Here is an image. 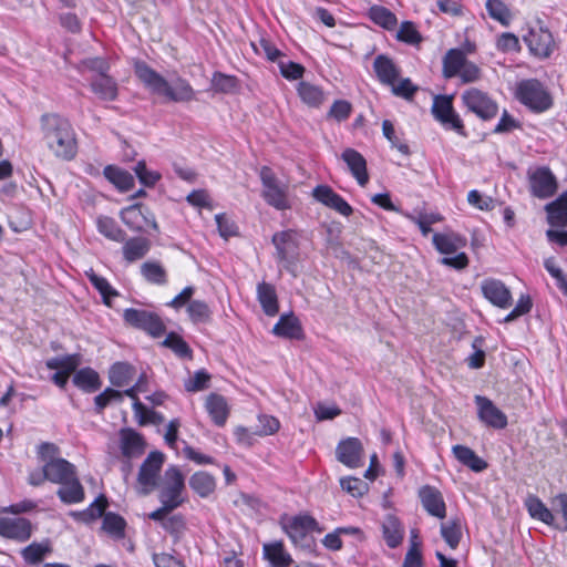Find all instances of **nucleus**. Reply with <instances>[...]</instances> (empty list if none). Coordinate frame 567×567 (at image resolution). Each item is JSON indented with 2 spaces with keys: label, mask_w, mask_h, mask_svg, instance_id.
<instances>
[{
  "label": "nucleus",
  "mask_w": 567,
  "mask_h": 567,
  "mask_svg": "<svg viewBox=\"0 0 567 567\" xmlns=\"http://www.w3.org/2000/svg\"><path fill=\"white\" fill-rule=\"evenodd\" d=\"M41 128L48 148L58 158L70 161L75 157L76 134L68 118L58 114H44L41 117Z\"/></svg>",
  "instance_id": "nucleus-1"
},
{
  "label": "nucleus",
  "mask_w": 567,
  "mask_h": 567,
  "mask_svg": "<svg viewBox=\"0 0 567 567\" xmlns=\"http://www.w3.org/2000/svg\"><path fill=\"white\" fill-rule=\"evenodd\" d=\"M134 72L152 93L164 95L174 102H187L194 99V90L186 80L177 79L171 85L159 73L143 61L134 62Z\"/></svg>",
  "instance_id": "nucleus-2"
},
{
  "label": "nucleus",
  "mask_w": 567,
  "mask_h": 567,
  "mask_svg": "<svg viewBox=\"0 0 567 567\" xmlns=\"http://www.w3.org/2000/svg\"><path fill=\"white\" fill-rule=\"evenodd\" d=\"M134 72L152 93L164 95L174 102H187L194 99V90L186 80L177 79L171 85L159 73L143 61L134 62Z\"/></svg>",
  "instance_id": "nucleus-3"
},
{
  "label": "nucleus",
  "mask_w": 567,
  "mask_h": 567,
  "mask_svg": "<svg viewBox=\"0 0 567 567\" xmlns=\"http://www.w3.org/2000/svg\"><path fill=\"white\" fill-rule=\"evenodd\" d=\"M134 72L152 93L164 95L174 102H187L194 99V90L186 80L177 79L171 85L159 73L143 61L134 62Z\"/></svg>",
  "instance_id": "nucleus-4"
},
{
  "label": "nucleus",
  "mask_w": 567,
  "mask_h": 567,
  "mask_svg": "<svg viewBox=\"0 0 567 567\" xmlns=\"http://www.w3.org/2000/svg\"><path fill=\"white\" fill-rule=\"evenodd\" d=\"M259 178L262 187L261 197L267 205L277 210H288L292 207L289 184L280 181L270 167L262 166L259 169Z\"/></svg>",
  "instance_id": "nucleus-5"
},
{
  "label": "nucleus",
  "mask_w": 567,
  "mask_h": 567,
  "mask_svg": "<svg viewBox=\"0 0 567 567\" xmlns=\"http://www.w3.org/2000/svg\"><path fill=\"white\" fill-rule=\"evenodd\" d=\"M435 249L445 255L441 262L456 270H462L468 266V257L465 252H458L466 246V238L454 231L435 233L432 237Z\"/></svg>",
  "instance_id": "nucleus-6"
},
{
  "label": "nucleus",
  "mask_w": 567,
  "mask_h": 567,
  "mask_svg": "<svg viewBox=\"0 0 567 567\" xmlns=\"http://www.w3.org/2000/svg\"><path fill=\"white\" fill-rule=\"evenodd\" d=\"M516 100L534 113H544L553 106V96L536 79L522 80L515 87Z\"/></svg>",
  "instance_id": "nucleus-7"
},
{
  "label": "nucleus",
  "mask_w": 567,
  "mask_h": 567,
  "mask_svg": "<svg viewBox=\"0 0 567 567\" xmlns=\"http://www.w3.org/2000/svg\"><path fill=\"white\" fill-rule=\"evenodd\" d=\"M165 462V455L159 451L151 452L140 466L137 474V491L148 495L158 486L159 474Z\"/></svg>",
  "instance_id": "nucleus-8"
},
{
  "label": "nucleus",
  "mask_w": 567,
  "mask_h": 567,
  "mask_svg": "<svg viewBox=\"0 0 567 567\" xmlns=\"http://www.w3.org/2000/svg\"><path fill=\"white\" fill-rule=\"evenodd\" d=\"M461 100L466 110L483 121L492 120L497 115L498 105L489 96L487 92H484L477 87L466 89L461 94Z\"/></svg>",
  "instance_id": "nucleus-9"
},
{
  "label": "nucleus",
  "mask_w": 567,
  "mask_h": 567,
  "mask_svg": "<svg viewBox=\"0 0 567 567\" xmlns=\"http://www.w3.org/2000/svg\"><path fill=\"white\" fill-rule=\"evenodd\" d=\"M432 114L445 128L465 136L464 124L453 107L452 96L436 95L432 104Z\"/></svg>",
  "instance_id": "nucleus-10"
},
{
  "label": "nucleus",
  "mask_w": 567,
  "mask_h": 567,
  "mask_svg": "<svg viewBox=\"0 0 567 567\" xmlns=\"http://www.w3.org/2000/svg\"><path fill=\"white\" fill-rule=\"evenodd\" d=\"M123 319L128 326L144 330L152 337H161L165 332V326L161 318L151 311L128 308L123 312Z\"/></svg>",
  "instance_id": "nucleus-11"
},
{
  "label": "nucleus",
  "mask_w": 567,
  "mask_h": 567,
  "mask_svg": "<svg viewBox=\"0 0 567 567\" xmlns=\"http://www.w3.org/2000/svg\"><path fill=\"white\" fill-rule=\"evenodd\" d=\"M185 488V481L182 472L176 466H169L165 471L164 482L159 491V502L169 504L177 508L184 502L182 493Z\"/></svg>",
  "instance_id": "nucleus-12"
},
{
  "label": "nucleus",
  "mask_w": 567,
  "mask_h": 567,
  "mask_svg": "<svg viewBox=\"0 0 567 567\" xmlns=\"http://www.w3.org/2000/svg\"><path fill=\"white\" fill-rule=\"evenodd\" d=\"M120 218L133 231L142 233L147 227L154 230L158 229L154 215L141 204L123 208L120 213Z\"/></svg>",
  "instance_id": "nucleus-13"
},
{
  "label": "nucleus",
  "mask_w": 567,
  "mask_h": 567,
  "mask_svg": "<svg viewBox=\"0 0 567 567\" xmlns=\"http://www.w3.org/2000/svg\"><path fill=\"white\" fill-rule=\"evenodd\" d=\"M481 291L484 298L497 308L507 309L512 306V292L506 285L498 279H484L481 282Z\"/></svg>",
  "instance_id": "nucleus-14"
},
{
  "label": "nucleus",
  "mask_w": 567,
  "mask_h": 567,
  "mask_svg": "<svg viewBox=\"0 0 567 567\" xmlns=\"http://www.w3.org/2000/svg\"><path fill=\"white\" fill-rule=\"evenodd\" d=\"M118 447L126 460L141 457L146 450V442L142 434L131 427L121 429L118 432Z\"/></svg>",
  "instance_id": "nucleus-15"
},
{
  "label": "nucleus",
  "mask_w": 567,
  "mask_h": 567,
  "mask_svg": "<svg viewBox=\"0 0 567 567\" xmlns=\"http://www.w3.org/2000/svg\"><path fill=\"white\" fill-rule=\"evenodd\" d=\"M311 195L315 200L344 217H349L353 213L350 204L328 185L316 186Z\"/></svg>",
  "instance_id": "nucleus-16"
},
{
  "label": "nucleus",
  "mask_w": 567,
  "mask_h": 567,
  "mask_svg": "<svg viewBox=\"0 0 567 567\" xmlns=\"http://www.w3.org/2000/svg\"><path fill=\"white\" fill-rule=\"evenodd\" d=\"M529 187L534 196L548 198L557 189V181L548 167H538L529 173Z\"/></svg>",
  "instance_id": "nucleus-17"
},
{
  "label": "nucleus",
  "mask_w": 567,
  "mask_h": 567,
  "mask_svg": "<svg viewBox=\"0 0 567 567\" xmlns=\"http://www.w3.org/2000/svg\"><path fill=\"white\" fill-rule=\"evenodd\" d=\"M478 419L487 426L494 429H504L507 425V416L488 398L476 395Z\"/></svg>",
  "instance_id": "nucleus-18"
},
{
  "label": "nucleus",
  "mask_w": 567,
  "mask_h": 567,
  "mask_svg": "<svg viewBox=\"0 0 567 567\" xmlns=\"http://www.w3.org/2000/svg\"><path fill=\"white\" fill-rule=\"evenodd\" d=\"M32 526L27 518L0 517V536L17 542H25L31 537Z\"/></svg>",
  "instance_id": "nucleus-19"
},
{
  "label": "nucleus",
  "mask_w": 567,
  "mask_h": 567,
  "mask_svg": "<svg viewBox=\"0 0 567 567\" xmlns=\"http://www.w3.org/2000/svg\"><path fill=\"white\" fill-rule=\"evenodd\" d=\"M336 454L338 461L348 467L354 468L362 465L363 446L357 437L341 441L337 446Z\"/></svg>",
  "instance_id": "nucleus-20"
},
{
  "label": "nucleus",
  "mask_w": 567,
  "mask_h": 567,
  "mask_svg": "<svg viewBox=\"0 0 567 567\" xmlns=\"http://www.w3.org/2000/svg\"><path fill=\"white\" fill-rule=\"evenodd\" d=\"M419 496L424 509L432 516L444 518L446 515V506L443 496L435 487L425 485L420 488Z\"/></svg>",
  "instance_id": "nucleus-21"
},
{
  "label": "nucleus",
  "mask_w": 567,
  "mask_h": 567,
  "mask_svg": "<svg viewBox=\"0 0 567 567\" xmlns=\"http://www.w3.org/2000/svg\"><path fill=\"white\" fill-rule=\"evenodd\" d=\"M44 477L54 484L68 482L76 474L75 466L64 458L48 462L43 464Z\"/></svg>",
  "instance_id": "nucleus-22"
},
{
  "label": "nucleus",
  "mask_w": 567,
  "mask_h": 567,
  "mask_svg": "<svg viewBox=\"0 0 567 567\" xmlns=\"http://www.w3.org/2000/svg\"><path fill=\"white\" fill-rule=\"evenodd\" d=\"M205 409L217 426H224L229 416L227 400L217 393H210L205 401Z\"/></svg>",
  "instance_id": "nucleus-23"
},
{
  "label": "nucleus",
  "mask_w": 567,
  "mask_h": 567,
  "mask_svg": "<svg viewBox=\"0 0 567 567\" xmlns=\"http://www.w3.org/2000/svg\"><path fill=\"white\" fill-rule=\"evenodd\" d=\"M92 92L102 101H115L118 95L116 81L107 73L95 76L90 83Z\"/></svg>",
  "instance_id": "nucleus-24"
},
{
  "label": "nucleus",
  "mask_w": 567,
  "mask_h": 567,
  "mask_svg": "<svg viewBox=\"0 0 567 567\" xmlns=\"http://www.w3.org/2000/svg\"><path fill=\"white\" fill-rule=\"evenodd\" d=\"M342 159L347 163L351 174L359 185L364 186L369 182L367 162L364 157L353 148H347L342 153Z\"/></svg>",
  "instance_id": "nucleus-25"
},
{
  "label": "nucleus",
  "mask_w": 567,
  "mask_h": 567,
  "mask_svg": "<svg viewBox=\"0 0 567 567\" xmlns=\"http://www.w3.org/2000/svg\"><path fill=\"white\" fill-rule=\"evenodd\" d=\"M151 249V241L145 237H132L124 239L122 252L127 262H134L144 258Z\"/></svg>",
  "instance_id": "nucleus-26"
},
{
  "label": "nucleus",
  "mask_w": 567,
  "mask_h": 567,
  "mask_svg": "<svg viewBox=\"0 0 567 567\" xmlns=\"http://www.w3.org/2000/svg\"><path fill=\"white\" fill-rule=\"evenodd\" d=\"M317 520L309 515H299L292 517L288 523L284 525V528L292 542L306 536L308 532L316 528Z\"/></svg>",
  "instance_id": "nucleus-27"
},
{
  "label": "nucleus",
  "mask_w": 567,
  "mask_h": 567,
  "mask_svg": "<svg viewBox=\"0 0 567 567\" xmlns=\"http://www.w3.org/2000/svg\"><path fill=\"white\" fill-rule=\"evenodd\" d=\"M264 558L271 567H289L292 563L291 555L285 549L282 542L268 543L262 546Z\"/></svg>",
  "instance_id": "nucleus-28"
},
{
  "label": "nucleus",
  "mask_w": 567,
  "mask_h": 567,
  "mask_svg": "<svg viewBox=\"0 0 567 567\" xmlns=\"http://www.w3.org/2000/svg\"><path fill=\"white\" fill-rule=\"evenodd\" d=\"M257 299L264 312L274 317L279 311L278 297L275 287L268 282H259L257 286Z\"/></svg>",
  "instance_id": "nucleus-29"
},
{
  "label": "nucleus",
  "mask_w": 567,
  "mask_h": 567,
  "mask_svg": "<svg viewBox=\"0 0 567 567\" xmlns=\"http://www.w3.org/2000/svg\"><path fill=\"white\" fill-rule=\"evenodd\" d=\"M60 488L56 494L61 502L65 504H78L84 501L85 493L81 482L75 474L72 478L68 480L65 483L59 484Z\"/></svg>",
  "instance_id": "nucleus-30"
},
{
  "label": "nucleus",
  "mask_w": 567,
  "mask_h": 567,
  "mask_svg": "<svg viewBox=\"0 0 567 567\" xmlns=\"http://www.w3.org/2000/svg\"><path fill=\"white\" fill-rule=\"evenodd\" d=\"M297 93L300 100L309 107H320L326 101L323 90L313 83L300 81L297 85Z\"/></svg>",
  "instance_id": "nucleus-31"
},
{
  "label": "nucleus",
  "mask_w": 567,
  "mask_h": 567,
  "mask_svg": "<svg viewBox=\"0 0 567 567\" xmlns=\"http://www.w3.org/2000/svg\"><path fill=\"white\" fill-rule=\"evenodd\" d=\"M525 507L532 518L537 519L548 526L555 525V514L545 505V503L539 497L535 495H529L525 499Z\"/></svg>",
  "instance_id": "nucleus-32"
},
{
  "label": "nucleus",
  "mask_w": 567,
  "mask_h": 567,
  "mask_svg": "<svg viewBox=\"0 0 567 567\" xmlns=\"http://www.w3.org/2000/svg\"><path fill=\"white\" fill-rule=\"evenodd\" d=\"M272 333L287 339H300L302 328L300 321L293 315H282L274 326Z\"/></svg>",
  "instance_id": "nucleus-33"
},
{
  "label": "nucleus",
  "mask_w": 567,
  "mask_h": 567,
  "mask_svg": "<svg viewBox=\"0 0 567 567\" xmlns=\"http://www.w3.org/2000/svg\"><path fill=\"white\" fill-rule=\"evenodd\" d=\"M452 453L462 465L467 466L474 472H482L487 467V463L468 446L454 445Z\"/></svg>",
  "instance_id": "nucleus-34"
},
{
  "label": "nucleus",
  "mask_w": 567,
  "mask_h": 567,
  "mask_svg": "<svg viewBox=\"0 0 567 567\" xmlns=\"http://www.w3.org/2000/svg\"><path fill=\"white\" fill-rule=\"evenodd\" d=\"M189 486L199 497L207 498L216 489V478L208 472L199 471L190 476Z\"/></svg>",
  "instance_id": "nucleus-35"
},
{
  "label": "nucleus",
  "mask_w": 567,
  "mask_h": 567,
  "mask_svg": "<svg viewBox=\"0 0 567 567\" xmlns=\"http://www.w3.org/2000/svg\"><path fill=\"white\" fill-rule=\"evenodd\" d=\"M547 220L551 226H567V192L546 206Z\"/></svg>",
  "instance_id": "nucleus-36"
},
{
  "label": "nucleus",
  "mask_w": 567,
  "mask_h": 567,
  "mask_svg": "<svg viewBox=\"0 0 567 567\" xmlns=\"http://www.w3.org/2000/svg\"><path fill=\"white\" fill-rule=\"evenodd\" d=\"M52 553L51 542H33L21 550V556L28 565H39L43 559Z\"/></svg>",
  "instance_id": "nucleus-37"
},
{
  "label": "nucleus",
  "mask_w": 567,
  "mask_h": 567,
  "mask_svg": "<svg viewBox=\"0 0 567 567\" xmlns=\"http://www.w3.org/2000/svg\"><path fill=\"white\" fill-rule=\"evenodd\" d=\"M383 537L390 548L398 547L404 535L403 527L393 515H388L382 523Z\"/></svg>",
  "instance_id": "nucleus-38"
},
{
  "label": "nucleus",
  "mask_w": 567,
  "mask_h": 567,
  "mask_svg": "<svg viewBox=\"0 0 567 567\" xmlns=\"http://www.w3.org/2000/svg\"><path fill=\"white\" fill-rule=\"evenodd\" d=\"M374 72L379 81L385 85H390L399 78V70L385 55H378L373 62Z\"/></svg>",
  "instance_id": "nucleus-39"
},
{
  "label": "nucleus",
  "mask_w": 567,
  "mask_h": 567,
  "mask_svg": "<svg viewBox=\"0 0 567 567\" xmlns=\"http://www.w3.org/2000/svg\"><path fill=\"white\" fill-rule=\"evenodd\" d=\"M103 174L121 192L130 190L134 186L133 175L117 166H106Z\"/></svg>",
  "instance_id": "nucleus-40"
},
{
  "label": "nucleus",
  "mask_w": 567,
  "mask_h": 567,
  "mask_svg": "<svg viewBox=\"0 0 567 567\" xmlns=\"http://www.w3.org/2000/svg\"><path fill=\"white\" fill-rule=\"evenodd\" d=\"M466 62V56L463 50L450 49L443 58L444 78L451 79L456 76Z\"/></svg>",
  "instance_id": "nucleus-41"
},
{
  "label": "nucleus",
  "mask_w": 567,
  "mask_h": 567,
  "mask_svg": "<svg viewBox=\"0 0 567 567\" xmlns=\"http://www.w3.org/2000/svg\"><path fill=\"white\" fill-rule=\"evenodd\" d=\"M369 18L373 23L386 31H395L398 27L396 16L385 7L373 6L369 9Z\"/></svg>",
  "instance_id": "nucleus-42"
},
{
  "label": "nucleus",
  "mask_w": 567,
  "mask_h": 567,
  "mask_svg": "<svg viewBox=\"0 0 567 567\" xmlns=\"http://www.w3.org/2000/svg\"><path fill=\"white\" fill-rule=\"evenodd\" d=\"M96 228L101 235L115 243H123L126 233L117 225V223L109 216H99L96 218Z\"/></svg>",
  "instance_id": "nucleus-43"
},
{
  "label": "nucleus",
  "mask_w": 567,
  "mask_h": 567,
  "mask_svg": "<svg viewBox=\"0 0 567 567\" xmlns=\"http://www.w3.org/2000/svg\"><path fill=\"white\" fill-rule=\"evenodd\" d=\"M135 374L134 368L124 362H116L110 370V382L116 388H124L130 385Z\"/></svg>",
  "instance_id": "nucleus-44"
},
{
  "label": "nucleus",
  "mask_w": 567,
  "mask_h": 567,
  "mask_svg": "<svg viewBox=\"0 0 567 567\" xmlns=\"http://www.w3.org/2000/svg\"><path fill=\"white\" fill-rule=\"evenodd\" d=\"M272 244L276 247L278 260L287 261L296 247L293 233L291 230L276 233L272 236Z\"/></svg>",
  "instance_id": "nucleus-45"
},
{
  "label": "nucleus",
  "mask_w": 567,
  "mask_h": 567,
  "mask_svg": "<svg viewBox=\"0 0 567 567\" xmlns=\"http://www.w3.org/2000/svg\"><path fill=\"white\" fill-rule=\"evenodd\" d=\"M73 383L85 392H94L101 386L99 374L90 369L84 368L75 372Z\"/></svg>",
  "instance_id": "nucleus-46"
},
{
  "label": "nucleus",
  "mask_w": 567,
  "mask_h": 567,
  "mask_svg": "<svg viewBox=\"0 0 567 567\" xmlns=\"http://www.w3.org/2000/svg\"><path fill=\"white\" fill-rule=\"evenodd\" d=\"M441 535L451 549H455L462 538V523L460 519H450L441 525Z\"/></svg>",
  "instance_id": "nucleus-47"
},
{
  "label": "nucleus",
  "mask_w": 567,
  "mask_h": 567,
  "mask_svg": "<svg viewBox=\"0 0 567 567\" xmlns=\"http://www.w3.org/2000/svg\"><path fill=\"white\" fill-rule=\"evenodd\" d=\"M141 274L146 281L155 285L166 284V270L157 261H146L141 266Z\"/></svg>",
  "instance_id": "nucleus-48"
},
{
  "label": "nucleus",
  "mask_w": 567,
  "mask_h": 567,
  "mask_svg": "<svg viewBox=\"0 0 567 567\" xmlns=\"http://www.w3.org/2000/svg\"><path fill=\"white\" fill-rule=\"evenodd\" d=\"M125 526L126 523L122 516L112 512L104 514L102 528L112 537L122 538L124 536Z\"/></svg>",
  "instance_id": "nucleus-49"
},
{
  "label": "nucleus",
  "mask_w": 567,
  "mask_h": 567,
  "mask_svg": "<svg viewBox=\"0 0 567 567\" xmlns=\"http://www.w3.org/2000/svg\"><path fill=\"white\" fill-rule=\"evenodd\" d=\"M187 313L194 323H205L210 320L212 310L203 300H192L187 306Z\"/></svg>",
  "instance_id": "nucleus-50"
},
{
  "label": "nucleus",
  "mask_w": 567,
  "mask_h": 567,
  "mask_svg": "<svg viewBox=\"0 0 567 567\" xmlns=\"http://www.w3.org/2000/svg\"><path fill=\"white\" fill-rule=\"evenodd\" d=\"M529 51L537 58H547L553 51V38H523Z\"/></svg>",
  "instance_id": "nucleus-51"
},
{
  "label": "nucleus",
  "mask_w": 567,
  "mask_h": 567,
  "mask_svg": "<svg viewBox=\"0 0 567 567\" xmlns=\"http://www.w3.org/2000/svg\"><path fill=\"white\" fill-rule=\"evenodd\" d=\"M486 10L491 18L501 22L503 25H508L511 21V12L507 6L501 0H487Z\"/></svg>",
  "instance_id": "nucleus-52"
},
{
  "label": "nucleus",
  "mask_w": 567,
  "mask_h": 567,
  "mask_svg": "<svg viewBox=\"0 0 567 567\" xmlns=\"http://www.w3.org/2000/svg\"><path fill=\"white\" fill-rule=\"evenodd\" d=\"M86 276L92 286L102 295L104 302L110 305L109 299L111 297L117 296V291L112 288L110 282L104 277L96 275L93 270L86 272Z\"/></svg>",
  "instance_id": "nucleus-53"
},
{
  "label": "nucleus",
  "mask_w": 567,
  "mask_h": 567,
  "mask_svg": "<svg viewBox=\"0 0 567 567\" xmlns=\"http://www.w3.org/2000/svg\"><path fill=\"white\" fill-rule=\"evenodd\" d=\"M553 513L557 515L556 527L567 530V494L560 493L551 501Z\"/></svg>",
  "instance_id": "nucleus-54"
},
{
  "label": "nucleus",
  "mask_w": 567,
  "mask_h": 567,
  "mask_svg": "<svg viewBox=\"0 0 567 567\" xmlns=\"http://www.w3.org/2000/svg\"><path fill=\"white\" fill-rule=\"evenodd\" d=\"M212 89L215 92L231 93L237 89V79L233 75L216 72L212 78Z\"/></svg>",
  "instance_id": "nucleus-55"
},
{
  "label": "nucleus",
  "mask_w": 567,
  "mask_h": 567,
  "mask_svg": "<svg viewBox=\"0 0 567 567\" xmlns=\"http://www.w3.org/2000/svg\"><path fill=\"white\" fill-rule=\"evenodd\" d=\"M163 346L172 349L179 358H190L192 350L189 346L176 333L171 332L163 341Z\"/></svg>",
  "instance_id": "nucleus-56"
},
{
  "label": "nucleus",
  "mask_w": 567,
  "mask_h": 567,
  "mask_svg": "<svg viewBox=\"0 0 567 567\" xmlns=\"http://www.w3.org/2000/svg\"><path fill=\"white\" fill-rule=\"evenodd\" d=\"M78 70L80 72L91 71L101 75L110 71V62L101 56L87 58L79 63Z\"/></svg>",
  "instance_id": "nucleus-57"
},
{
  "label": "nucleus",
  "mask_w": 567,
  "mask_h": 567,
  "mask_svg": "<svg viewBox=\"0 0 567 567\" xmlns=\"http://www.w3.org/2000/svg\"><path fill=\"white\" fill-rule=\"evenodd\" d=\"M141 184L146 187H153L161 179V174L146 167L144 161H140L133 168Z\"/></svg>",
  "instance_id": "nucleus-58"
},
{
  "label": "nucleus",
  "mask_w": 567,
  "mask_h": 567,
  "mask_svg": "<svg viewBox=\"0 0 567 567\" xmlns=\"http://www.w3.org/2000/svg\"><path fill=\"white\" fill-rule=\"evenodd\" d=\"M123 400L122 391L106 388L102 393L95 396V410L101 413L112 402H121Z\"/></svg>",
  "instance_id": "nucleus-59"
},
{
  "label": "nucleus",
  "mask_w": 567,
  "mask_h": 567,
  "mask_svg": "<svg viewBox=\"0 0 567 567\" xmlns=\"http://www.w3.org/2000/svg\"><path fill=\"white\" fill-rule=\"evenodd\" d=\"M467 202L471 206L483 212L493 210L495 207V202L492 197L484 196L476 189L468 192Z\"/></svg>",
  "instance_id": "nucleus-60"
},
{
  "label": "nucleus",
  "mask_w": 567,
  "mask_h": 567,
  "mask_svg": "<svg viewBox=\"0 0 567 567\" xmlns=\"http://www.w3.org/2000/svg\"><path fill=\"white\" fill-rule=\"evenodd\" d=\"M382 132L384 137L391 143L392 147H395L403 155L408 156L410 154L408 144L400 142L395 136L394 126L391 121L384 120L382 122Z\"/></svg>",
  "instance_id": "nucleus-61"
},
{
  "label": "nucleus",
  "mask_w": 567,
  "mask_h": 567,
  "mask_svg": "<svg viewBox=\"0 0 567 567\" xmlns=\"http://www.w3.org/2000/svg\"><path fill=\"white\" fill-rule=\"evenodd\" d=\"M392 89V93L396 96L410 100L417 91V86H415L410 79H402L400 81H393L390 84Z\"/></svg>",
  "instance_id": "nucleus-62"
},
{
  "label": "nucleus",
  "mask_w": 567,
  "mask_h": 567,
  "mask_svg": "<svg viewBox=\"0 0 567 567\" xmlns=\"http://www.w3.org/2000/svg\"><path fill=\"white\" fill-rule=\"evenodd\" d=\"M340 485L343 491L353 497L362 496L368 491L367 484L357 477L341 478Z\"/></svg>",
  "instance_id": "nucleus-63"
},
{
  "label": "nucleus",
  "mask_w": 567,
  "mask_h": 567,
  "mask_svg": "<svg viewBox=\"0 0 567 567\" xmlns=\"http://www.w3.org/2000/svg\"><path fill=\"white\" fill-rule=\"evenodd\" d=\"M544 266H545L546 270L550 274V276L556 279L557 286L564 292H567V276H565L563 270L556 265L555 259L547 258L544 261Z\"/></svg>",
  "instance_id": "nucleus-64"
}]
</instances>
